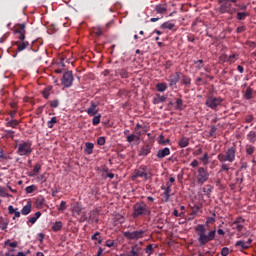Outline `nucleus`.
Masks as SVG:
<instances>
[{
	"label": "nucleus",
	"instance_id": "6ab92c4d",
	"mask_svg": "<svg viewBox=\"0 0 256 256\" xmlns=\"http://www.w3.org/2000/svg\"><path fill=\"white\" fill-rule=\"evenodd\" d=\"M167 101V96H162L161 94H156L152 100L154 105H159V103H165Z\"/></svg>",
	"mask_w": 256,
	"mask_h": 256
},
{
	"label": "nucleus",
	"instance_id": "e2e57ef3",
	"mask_svg": "<svg viewBox=\"0 0 256 256\" xmlns=\"http://www.w3.org/2000/svg\"><path fill=\"white\" fill-rule=\"evenodd\" d=\"M164 67L165 69H171V67H173V62H171L170 60L166 61Z\"/></svg>",
	"mask_w": 256,
	"mask_h": 256
},
{
	"label": "nucleus",
	"instance_id": "6e6552de",
	"mask_svg": "<svg viewBox=\"0 0 256 256\" xmlns=\"http://www.w3.org/2000/svg\"><path fill=\"white\" fill-rule=\"evenodd\" d=\"M99 102L91 101L89 108L86 110L87 115L89 117H94L99 113Z\"/></svg>",
	"mask_w": 256,
	"mask_h": 256
},
{
	"label": "nucleus",
	"instance_id": "cd10ccee",
	"mask_svg": "<svg viewBox=\"0 0 256 256\" xmlns=\"http://www.w3.org/2000/svg\"><path fill=\"white\" fill-rule=\"evenodd\" d=\"M63 229V222L61 221H56L53 226H52V231L57 233V231H61Z\"/></svg>",
	"mask_w": 256,
	"mask_h": 256
},
{
	"label": "nucleus",
	"instance_id": "f704fd0d",
	"mask_svg": "<svg viewBox=\"0 0 256 256\" xmlns=\"http://www.w3.org/2000/svg\"><path fill=\"white\" fill-rule=\"evenodd\" d=\"M219 3V8H218V13L219 15H223L225 13V0H218Z\"/></svg>",
	"mask_w": 256,
	"mask_h": 256
},
{
	"label": "nucleus",
	"instance_id": "6e6d98bb",
	"mask_svg": "<svg viewBox=\"0 0 256 256\" xmlns=\"http://www.w3.org/2000/svg\"><path fill=\"white\" fill-rule=\"evenodd\" d=\"M145 253H147V255H153V244H149V245L146 247Z\"/></svg>",
	"mask_w": 256,
	"mask_h": 256
},
{
	"label": "nucleus",
	"instance_id": "37998d69",
	"mask_svg": "<svg viewBox=\"0 0 256 256\" xmlns=\"http://www.w3.org/2000/svg\"><path fill=\"white\" fill-rule=\"evenodd\" d=\"M176 109L177 111H183V99H176Z\"/></svg>",
	"mask_w": 256,
	"mask_h": 256
},
{
	"label": "nucleus",
	"instance_id": "4d7b16f0",
	"mask_svg": "<svg viewBox=\"0 0 256 256\" xmlns=\"http://www.w3.org/2000/svg\"><path fill=\"white\" fill-rule=\"evenodd\" d=\"M200 161H202L204 165H207V163H209V154L205 153L204 156L200 158Z\"/></svg>",
	"mask_w": 256,
	"mask_h": 256
},
{
	"label": "nucleus",
	"instance_id": "4c0bfd02",
	"mask_svg": "<svg viewBox=\"0 0 256 256\" xmlns=\"http://www.w3.org/2000/svg\"><path fill=\"white\" fill-rule=\"evenodd\" d=\"M249 14L246 13V12H237L236 14V18L238 19V21H245L246 17L248 16Z\"/></svg>",
	"mask_w": 256,
	"mask_h": 256
},
{
	"label": "nucleus",
	"instance_id": "338daca9",
	"mask_svg": "<svg viewBox=\"0 0 256 256\" xmlns=\"http://www.w3.org/2000/svg\"><path fill=\"white\" fill-rule=\"evenodd\" d=\"M141 129V124H137L135 126V131H136V135H138V137L141 135V131H139Z\"/></svg>",
	"mask_w": 256,
	"mask_h": 256
},
{
	"label": "nucleus",
	"instance_id": "de8ad7c7",
	"mask_svg": "<svg viewBox=\"0 0 256 256\" xmlns=\"http://www.w3.org/2000/svg\"><path fill=\"white\" fill-rule=\"evenodd\" d=\"M196 231H198V235H204L205 234V231H206V229H205V226L204 225H198L197 227H196Z\"/></svg>",
	"mask_w": 256,
	"mask_h": 256
},
{
	"label": "nucleus",
	"instance_id": "49530a36",
	"mask_svg": "<svg viewBox=\"0 0 256 256\" xmlns=\"http://www.w3.org/2000/svg\"><path fill=\"white\" fill-rule=\"evenodd\" d=\"M119 75L122 77V79H128L129 78V72L125 69L119 70Z\"/></svg>",
	"mask_w": 256,
	"mask_h": 256
},
{
	"label": "nucleus",
	"instance_id": "f03ea898",
	"mask_svg": "<svg viewBox=\"0 0 256 256\" xmlns=\"http://www.w3.org/2000/svg\"><path fill=\"white\" fill-rule=\"evenodd\" d=\"M148 167L145 165H141L138 169L134 170L133 174H132V179L133 181H135V179H145V181H149V179H151L152 174L151 172H147L148 171Z\"/></svg>",
	"mask_w": 256,
	"mask_h": 256
},
{
	"label": "nucleus",
	"instance_id": "2eb2a0df",
	"mask_svg": "<svg viewBox=\"0 0 256 256\" xmlns=\"http://www.w3.org/2000/svg\"><path fill=\"white\" fill-rule=\"evenodd\" d=\"M169 155H171V149L165 147L163 149L158 150L156 157L158 159H165V157H169Z\"/></svg>",
	"mask_w": 256,
	"mask_h": 256
},
{
	"label": "nucleus",
	"instance_id": "7c9ffc66",
	"mask_svg": "<svg viewBox=\"0 0 256 256\" xmlns=\"http://www.w3.org/2000/svg\"><path fill=\"white\" fill-rule=\"evenodd\" d=\"M39 171H41V164H36L33 171L29 173V177H35V175H39Z\"/></svg>",
	"mask_w": 256,
	"mask_h": 256
},
{
	"label": "nucleus",
	"instance_id": "b1692460",
	"mask_svg": "<svg viewBox=\"0 0 256 256\" xmlns=\"http://www.w3.org/2000/svg\"><path fill=\"white\" fill-rule=\"evenodd\" d=\"M51 91H53V86H47L46 88H44V90L42 91L44 99H49Z\"/></svg>",
	"mask_w": 256,
	"mask_h": 256
},
{
	"label": "nucleus",
	"instance_id": "72a5a7b5",
	"mask_svg": "<svg viewBox=\"0 0 256 256\" xmlns=\"http://www.w3.org/2000/svg\"><path fill=\"white\" fill-rule=\"evenodd\" d=\"M9 225V221H7L5 218L0 217V229H2V231H5V229H7Z\"/></svg>",
	"mask_w": 256,
	"mask_h": 256
},
{
	"label": "nucleus",
	"instance_id": "dca6fc26",
	"mask_svg": "<svg viewBox=\"0 0 256 256\" xmlns=\"http://www.w3.org/2000/svg\"><path fill=\"white\" fill-rule=\"evenodd\" d=\"M151 149H152V147L149 144L142 146L139 150L138 156L139 157H147V155H149V153H151Z\"/></svg>",
	"mask_w": 256,
	"mask_h": 256
},
{
	"label": "nucleus",
	"instance_id": "aec40b11",
	"mask_svg": "<svg viewBox=\"0 0 256 256\" xmlns=\"http://www.w3.org/2000/svg\"><path fill=\"white\" fill-rule=\"evenodd\" d=\"M95 148V145L91 142H86L85 143V150L84 153H86V155H92L93 154V149Z\"/></svg>",
	"mask_w": 256,
	"mask_h": 256
},
{
	"label": "nucleus",
	"instance_id": "c03bdc74",
	"mask_svg": "<svg viewBox=\"0 0 256 256\" xmlns=\"http://www.w3.org/2000/svg\"><path fill=\"white\" fill-rule=\"evenodd\" d=\"M99 123H101V114H98L97 116L94 115L92 125L97 126Z\"/></svg>",
	"mask_w": 256,
	"mask_h": 256
},
{
	"label": "nucleus",
	"instance_id": "f257e3e1",
	"mask_svg": "<svg viewBox=\"0 0 256 256\" xmlns=\"http://www.w3.org/2000/svg\"><path fill=\"white\" fill-rule=\"evenodd\" d=\"M145 215H151L149 206H147V204L143 201L135 203L133 206L132 217L137 219V217H143Z\"/></svg>",
	"mask_w": 256,
	"mask_h": 256
},
{
	"label": "nucleus",
	"instance_id": "4be33fe9",
	"mask_svg": "<svg viewBox=\"0 0 256 256\" xmlns=\"http://www.w3.org/2000/svg\"><path fill=\"white\" fill-rule=\"evenodd\" d=\"M140 247L137 245L132 246L131 251L127 253V256H139Z\"/></svg>",
	"mask_w": 256,
	"mask_h": 256
},
{
	"label": "nucleus",
	"instance_id": "864d4df0",
	"mask_svg": "<svg viewBox=\"0 0 256 256\" xmlns=\"http://www.w3.org/2000/svg\"><path fill=\"white\" fill-rule=\"evenodd\" d=\"M4 245H8L9 247H12L13 249H15L19 244L17 242H11L9 240H6L4 242Z\"/></svg>",
	"mask_w": 256,
	"mask_h": 256
},
{
	"label": "nucleus",
	"instance_id": "ddd939ff",
	"mask_svg": "<svg viewBox=\"0 0 256 256\" xmlns=\"http://www.w3.org/2000/svg\"><path fill=\"white\" fill-rule=\"evenodd\" d=\"M179 79H180V75H179V72H176L174 74H171L167 81L169 83V86L170 87H174V85H177L179 83Z\"/></svg>",
	"mask_w": 256,
	"mask_h": 256
},
{
	"label": "nucleus",
	"instance_id": "a211bd4d",
	"mask_svg": "<svg viewBox=\"0 0 256 256\" xmlns=\"http://www.w3.org/2000/svg\"><path fill=\"white\" fill-rule=\"evenodd\" d=\"M17 45V51L21 52V51H25V49H27V47H29V43L25 40H18L16 42Z\"/></svg>",
	"mask_w": 256,
	"mask_h": 256
},
{
	"label": "nucleus",
	"instance_id": "39448f33",
	"mask_svg": "<svg viewBox=\"0 0 256 256\" xmlns=\"http://www.w3.org/2000/svg\"><path fill=\"white\" fill-rule=\"evenodd\" d=\"M216 233L217 232L215 230H211L208 233V235L207 234H199L198 243H200V247L207 245V243H209V241H213V239H215Z\"/></svg>",
	"mask_w": 256,
	"mask_h": 256
},
{
	"label": "nucleus",
	"instance_id": "ea45409f",
	"mask_svg": "<svg viewBox=\"0 0 256 256\" xmlns=\"http://www.w3.org/2000/svg\"><path fill=\"white\" fill-rule=\"evenodd\" d=\"M57 123V117H52L51 120L47 122L48 129H53L55 127V124Z\"/></svg>",
	"mask_w": 256,
	"mask_h": 256
},
{
	"label": "nucleus",
	"instance_id": "473e14b6",
	"mask_svg": "<svg viewBox=\"0 0 256 256\" xmlns=\"http://www.w3.org/2000/svg\"><path fill=\"white\" fill-rule=\"evenodd\" d=\"M156 89H157V91H159V93H163V92H165V91H167V84H165V83H158V84H156Z\"/></svg>",
	"mask_w": 256,
	"mask_h": 256
},
{
	"label": "nucleus",
	"instance_id": "7ed1b4c3",
	"mask_svg": "<svg viewBox=\"0 0 256 256\" xmlns=\"http://www.w3.org/2000/svg\"><path fill=\"white\" fill-rule=\"evenodd\" d=\"M145 233H147L145 230L126 231L124 232V237L130 241H137L139 239H143V237H145Z\"/></svg>",
	"mask_w": 256,
	"mask_h": 256
},
{
	"label": "nucleus",
	"instance_id": "bf43d9fd",
	"mask_svg": "<svg viewBox=\"0 0 256 256\" xmlns=\"http://www.w3.org/2000/svg\"><path fill=\"white\" fill-rule=\"evenodd\" d=\"M163 139H164V137H163V135H161L160 141H159L160 145H169V143H171V140H169V139L163 140Z\"/></svg>",
	"mask_w": 256,
	"mask_h": 256
},
{
	"label": "nucleus",
	"instance_id": "f8f14e48",
	"mask_svg": "<svg viewBox=\"0 0 256 256\" xmlns=\"http://www.w3.org/2000/svg\"><path fill=\"white\" fill-rule=\"evenodd\" d=\"M207 107H210V109H215L218 105H221V99L215 98V97H209L206 100Z\"/></svg>",
	"mask_w": 256,
	"mask_h": 256
},
{
	"label": "nucleus",
	"instance_id": "9b49d317",
	"mask_svg": "<svg viewBox=\"0 0 256 256\" xmlns=\"http://www.w3.org/2000/svg\"><path fill=\"white\" fill-rule=\"evenodd\" d=\"M245 225V220L243 218H237L232 223H230V227L232 229H236V231H242Z\"/></svg>",
	"mask_w": 256,
	"mask_h": 256
},
{
	"label": "nucleus",
	"instance_id": "5fc2aeb1",
	"mask_svg": "<svg viewBox=\"0 0 256 256\" xmlns=\"http://www.w3.org/2000/svg\"><path fill=\"white\" fill-rule=\"evenodd\" d=\"M4 132L6 133V137H10V139H14L15 138V131H13V130H5Z\"/></svg>",
	"mask_w": 256,
	"mask_h": 256
},
{
	"label": "nucleus",
	"instance_id": "58836bf2",
	"mask_svg": "<svg viewBox=\"0 0 256 256\" xmlns=\"http://www.w3.org/2000/svg\"><path fill=\"white\" fill-rule=\"evenodd\" d=\"M0 197H13V195L7 193V189L3 186H0Z\"/></svg>",
	"mask_w": 256,
	"mask_h": 256
},
{
	"label": "nucleus",
	"instance_id": "8fccbe9b",
	"mask_svg": "<svg viewBox=\"0 0 256 256\" xmlns=\"http://www.w3.org/2000/svg\"><path fill=\"white\" fill-rule=\"evenodd\" d=\"M43 205H45V198L40 197V198L36 199V206L37 207H43Z\"/></svg>",
	"mask_w": 256,
	"mask_h": 256
},
{
	"label": "nucleus",
	"instance_id": "79ce46f5",
	"mask_svg": "<svg viewBox=\"0 0 256 256\" xmlns=\"http://www.w3.org/2000/svg\"><path fill=\"white\" fill-rule=\"evenodd\" d=\"M82 210L83 209L81 208V204H79V203L74 205L73 208H72L73 213H76V215H81Z\"/></svg>",
	"mask_w": 256,
	"mask_h": 256
},
{
	"label": "nucleus",
	"instance_id": "09e8293b",
	"mask_svg": "<svg viewBox=\"0 0 256 256\" xmlns=\"http://www.w3.org/2000/svg\"><path fill=\"white\" fill-rule=\"evenodd\" d=\"M136 139H139V135L131 134L127 136L128 143H133Z\"/></svg>",
	"mask_w": 256,
	"mask_h": 256
},
{
	"label": "nucleus",
	"instance_id": "1a4fd4ad",
	"mask_svg": "<svg viewBox=\"0 0 256 256\" xmlns=\"http://www.w3.org/2000/svg\"><path fill=\"white\" fill-rule=\"evenodd\" d=\"M14 33L16 35H18V39L20 41H25V33H26V31H25V24H17L15 26Z\"/></svg>",
	"mask_w": 256,
	"mask_h": 256
},
{
	"label": "nucleus",
	"instance_id": "20e7f679",
	"mask_svg": "<svg viewBox=\"0 0 256 256\" xmlns=\"http://www.w3.org/2000/svg\"><path fill=\"white\" fill-rule=\"evenodd\" d=\"M17 153L20 156H29L30 153H33V148H31V142H21L18 144Z\"/></svg>",
	"mask_w": 256,
	"mask_h": 256
},
{
	"label": "nucleus",
	"instance_id": "393cba45",
	"mask_svg": "<svg viewBox=\"0 0 256 256\" xmlns=\"http://www.w3.org/2000/svg\"><path fill=\"white\" fill-rule=\"evenodd\" d=\"M19 125V120L11 119L8 120L6 123V127H12V129H17V126Z\"/></svg>",
	"mask_w": 256,
	"mask_h": 256
},
{
	"label": "nucleus",
	"instance_id": "3c124183",
	"mask_svg": "<svg viewBox=\"0 0 256 256\" xmlns=\"http://www.w3.org/2000/svg\"><path fill=\"white\" fill-rule=\"evenodd\" d=\"M26 193H33L34 191H37V186L30 185L25 188Z\"/></svg>",
	"mask_w": 256,
	"mask_h": 256
},
{
	"label": "nucleus",
	"instance_id": "5701e85b",
	"mask_svg": "<svg viewBox=\"0 0 256 256\" xmlns=\"http://www.w3.org/2000/svg\"><path fill=\"white\" fill-rule=\"evenodd\" d=\"M160 29H169V31H173V29H175V24L171 22H164L160 25Z\"/></svg>",
	"mask_w": 256,
	"mask_h": 256
},
{
	"label": "nucleus",
	"instance_id": "9d476101",
	"mask_svg": "<svg viewBox=\"0 0 256 256\" xmlns=\"http://www.w3.org/2000/svg\"><path fill=\"white\" fill-rule=\"evenodd\" d=\"M171 187L173 184L171 182H167L166 186H162L161 189L164 191V201L167 203L169 199H171Z\"/></svg>",
	"mask_w": 256,
	"mask_h": 256
},
{
	"label": "nucleus",
	"instance_id": "423d86ee",
	"mask_svg": "<svg viewBox=\"0 0 256 256\" xmlns=\"http://www.w3.org/2000/svg\"><path fill=\"white\" fill-rule=\"evenodd\" d=\"M73 81H74L73 72L72 71H67L63 74V77L61 79V84L66 89H69V87H71L73 85Z\"/></svg>",
	"mask_w": 256,
	"mask_h": 256
},
{
	"label": "nucleus",
	"instance_id": "603ef678",
	"mask_svg": "<svg viewBox=\"0 0 256 256\" xmlns=\"http://www.w3.org/2000/svg\"><path fill=\"white\" fill-rule=\"evenodd\" d=\"M50 107H52V109H57V107H59V100H52L49 102Z\"/></svg>",
	"mask_w": 256,
	"mask_h": 256
},
{
	"label": "nucleus",
	"instance_id": "f3484780",
	"mask_svg": "<svg viewBox=\"0 0 256 256\" xmlns=\"http://www.w3.org/2000/svg\"><path fill=\"white\" fill-rule=\"evenodd\" d=\"M225 161H229L230 163L235 161V148H230L227 150L225 155Z\"/></svg>",
	"mask_w": 256,
	"mask_h": 256
},
{
	"label": "nucleus",
	"instance_id": "c9c22d12",
	"mask_svg": "<svg viewBox=\"0 0 256 256\" xmlns=\"http://www.w3.org/2000/svg\"><path fill=\"white\" fill-rule=\"evenodd\" d=\"M8 159H11V156L5 154L3 149H0V163H5Z\"/></svg>",
	"mask_w": 256,
	"mask_h": 256
},
{
	"label": "nucleus",
	"instance_id": "69168bd1",
	"mask_svg": "<svg viewBox=\"0 0 256 256\" xmlns=\"http://www.w3.org/2000/svg\"><path fill=\"white\" fill-rule=\"evenodd\" d=\"M106 247H113L115 245V242L113 240H107L105 242Z\"/></svg>",
	"mask_w": 256,
	"mask_h": 256
},
{
	"label": "nucleus",
	"instance_id": "412c9836",
	"mask_svg": "<svg viewBox=\"0 0 256 256\" xmlns=\"http://www.w3.org/2000/svg\"><path fill=\"white\" fill-rule=\"evenodd\" d=\"M178 145L179 147H181V149L185 148V147H189V138L187 137H182L179 141H178Z\"/></svg>",
	"mask_w": 256,
	"mask_h": 256
},
{
	"label": "nucleus",
	"instance_id": "680f3d73",
	"mask_svg": "<svg viewBox=\"0 0 256 256\" xmlns=\"http://www.w3.org/2000/svg\"><path fill=\"white\" fill-rule=\"evenodd\" d=\"M97 144L100 145V146L105 145V137H103V136L98 137Z\"/></svg>",
	"mask_w": 256,
	"mask_h": 256
},
{
	"label": "nucleus",
	"instance_id": "e433bc0d",
	"mask_svg": "<svg viewBox=\"0 0 256 256\" xmlns=\"http://www.w3.org/2000/svg\"><path fill=\"white\" fill-rule=\"evenodd\" d=\"M182 84L186 87H191V77L189 76H182Z\"/></svg>",
	"mask_w": 256,
	"mask_h": 256
},
{
	"label": "nucleus",
	"instance_id": "bb28decb",
	"mask_svg": "<svg viewBox=\"0 0 256 256\" xmlns=\"http://www.w3.org/2000/svg\"><path fill=\"white\" fill-rule=\"evenodd\" d=\"M39 217H41V212H36L34 214V217H31L28 221H27V225H29V223H31V225H35V223H37V219H39Z\"/></svg>",
	"mask_w": 256,
	"mask_h": 256
},
{
	"label": "nucleus",
	"instance_id": "c85d7f7f",
	"mask_svg": "<svg viewBox=\"0 0 256 256\" xmlns=\"http://www.w3.org/2000/svg\"><path fill=\"white\" fill-rule=\"evenodd\" d=\"M92 241H98V244L101 245L103 243V238L101 237V233L95 232L94 235L91 236Z\"/></svg>",
	"mask_w": 256,
	"mask_h": 256
},
{
	"label": "nucleus",
	"instance_id": "0eeeda50",
	"mask_svg": "<svg viewBox=\"0 0 256 256\" xmlns=\"http://www.w3.org/2000/svg\"><path fill=\"white\" fill-rule=\"evenodd\" d=\"M196 179L200 185H203V183H205L209 179V172H207V170H205V168L200 167L198 169V175H197Z\"/></svg>",
	"mask_w": 256,
	"mask_h": 256
},
{
	"label": "nucleus",
	"instance_id": "774afa93",
	"mask_svg": "<svg viewBox=\"0 0 256 256\" xmlns=\"http://www.w3.org/2000/svg\"><path fill=\"white\" fill-rule=\"evenodd\" d=\"M254 117L253 115H247L245 118L246 123H252Z\"/></svg>",
	"mask_w": 256,
	"mask_h": 256
},
{
	"label": "nucleus",
	"instance_id": "a19ab883",
	"mask_svg": "<svg viewBox=\"0 0 256 256\" xmlns=\"http://www.w3.org/2000/svg\"><path fill=\"white\" fill-rule=\"evenodd\" d=\"M22 215H29L31 213V204L25 205L21 210Z\"/></svg>",
	"mask_w": 256,
	"mask_h": 256
},
{
	"label": "nucleus",
	"instance_id": "0e129e2a",
	"mask_svg": "<svg viewBox=\"0 0 256 256\" xmlns=\"http://www.w3.org/2000/svg\"><path fill=\"white\" fill-rule=\"evenodd\" d=\"M17 211V209H14V207L13 206H8V213L10 214V215H14V213Z\"/></svg>",
	"mask_w": 256,
	"mask_h": 256
},
{
	"label": "nucleus",
	"instance_id": "13d9d810",
	"mask_svg": "<svg viewBox=\"0 0 256 256\" xmlns=\"http://www.w3.org/2000/svg\"><path fill=\"white\" fill-rule=\"evenodd\" d=\"M67 209V202L61 201L58 211H65Z\"/></svg>",
	"mask_w": 256,
	"mask_h": 256
},
{
	"label": "nucleus",
	"instance_id": "a18cd8bd",
	"mask_svg": "<svg viewBox=\"0 0 256 256\" xmlns=\"http://www.w3.org/2000/svg\"><path fill=\"white\" fill-rule=\"evenodd\" d=\"M246 153L247 155H253L255 153V146L253 145H246Z\"/></svg>",
	"mask_w": 256,
	"mask_h": 256
},
{
	"label": "nucleus",
	"instance_id": "4468645a",
	"mask_svg": "<svg viewBox=\"0 0 256 256\" xmlns=\"http://www.w3.org/2000/svg\"><path fill=\"white\" fill-rule=\"evenodd\" d=\"M154 13L163 17L167 13V4H158L155 6Z\"/></svg>",
	"mask_w": 256,
	"mask_h": 256
},
{
	"label": "nucleus",
	"instance_id": "c756f323",
	"mask_svg": "<svg viewBox=\"0 0 256 256\" xmlns=\"http://www.w3.org/2000/svg\"><path fill=\"white\" fill-rule=\"evenodd\" d=\"M246 139L250 142V143H255L256 142V132L255 131H250L247 136Z\"/></svg>",
	"mask_w": 256,
	"mask_h": 256
},
{
	"label": "nucleus",
	"instance_id": "052dcab7",
	"mask_svg": "<svg viewBox=\"0 0 256 256\" xmlns=\"http://www.w3.org/2000/svg\"><path fill=\"white\" fill-rule=\"evenodd\" d=\"M94 33L95 35H97V37H101V35H103V30L101 29V27H96L94 28Z\"/></svg>",
	"mask_w": 256,
	"mask_h": 256
},
{
	"label": "nucleus",
	"instance_id": "2f4dec72",
	"mask_svg": "<svg viewBox=\"0 0 256 256\" xmlns=\"http://www.w3.org/2000/svg\"><path fill=\"white\" fill-rule=\"evenodd\" d=\"M235 247H240V249L243 251V249H249V246H247V242L243 240H239L236 242Z\"/></svg>",
	"mask_w": 256,
	"mask_h": 256
},
{
	"label": "nucleus",
	"instance_id": "a878e982",
	"mask_svg": "<svg viewBox=\"0 0 256 256\" xmlns=\"http://www.w3.org/2000/svg\"><path fill=\"white\" fill-rule=\"evenodd\" d=\"M244 99H247V101L253 99V88L248 87L244 93Z\"/></svg>",
	"mask_w": 256,
	"mask_h": 256
}]
</instances>
